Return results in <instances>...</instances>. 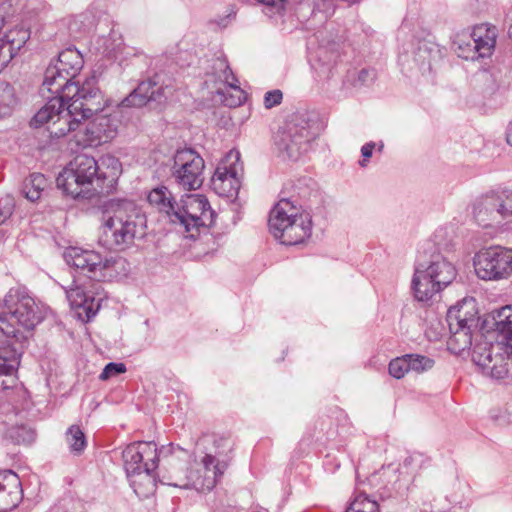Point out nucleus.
I'll return each instance as SVG.
<instances>
[{"label": "nucleus", "mask_w": 512, "mask_h": 512, "mask_svg": "<svg viewBox=\"0 0 512 512\" xmlns=\"http://www.w3.org/2000/svg\"><path fill=\"white\" fill-rule=\"evenodd\" d=\"M10 212H3L0 210V225L5 222V220L9 217Z\"/></svg>", "instance_id": "43"}, {"label": "nucleus", "mask_w": 512, "mask_h": 512, "mask_svg": "<svg viewBox=\"0 0 512 512\" xmlns=\"http://www.w3.org/2000/svg\"><path fill=\"white\" fill-rule=\"evenodd\" d=\"M40 320L34 299L19 289H10L3 300V310L0 312V323L5 325L2 327L5 330H15L17 334L16 324L30 330Z\"/></svg>", "instance_id": "9"}, {"label": "nucleus", "mask_w": 512, "mask_h": 512, "mask_svg": "<svg viewBox=\"0 0 512 512\" xmlns=\"http://www.w3.org/2000/svg\"><path fill=\"white\" fill-rule=\"evenodd\" d=\"M15 330L0 327V375H12L17 369V352L12 347Z\"/></svg>", "instance_id": "22"}, {"label": "nucleus", "mask_w": 512, "mask_h": 512, "mask_svg": "<svg viewBox=\"0 0 512 512\" xmlns=\"http://www.w3.org/2000/svg\"><path fill=\"white\" fill-rule=\"evenodd\" d=\"M146 219L137 205L128 200H111L105 205L98 238L107 249L123 250L144 234Z\"/></svg>", "instance_id": "3"}, {"label": "nucleus", "mask_w": 512, "mask_h": 512, "mask_svg": "<svg viewBox=\"0 0 512 512\" xmlns=\"http://www.w3.org/2000/svg\"><path fill=\"white\" fill-rule=\"evenodd\" d=\"M314 138L309 121L303 115H294L278 130L275 145L287 158L297 160Z\"/></svg>", "instance_id": "11"}, {"label": "nucleus", "mask_w": 512, "mask_h": 512, "mask_svg": "<svg viewBox=\"0 0 512 512\" xmlns=\"http://www.w3.org/2000/svg\"><path fill=\"white\" fill-rule=\"evenodd\" d=\"M235 158L238 160V158H239V153L238 152L235 154Z\"/></svg>", "instance_id": "49"}, {"label": "nucleus", "mask_w": 512, "mask_h": 512, "mask_svg": "<svg viewBox=\"0 0 512 512\" xmlns=\"http://www.w3.org/2000/svg\"><path fill=\"white\" fill-rule=\"evenodd\" d=\"M83 95L63 97L51 94L49 101L34 115L30 125L40 127L47 124L50 136L60 138L75 131L83 120L102 111L105 103L94 79L82 83Z\"/></svg>", "instance_id": "1"}, {"label": "nucleus", "mask_w": 512, "mask_h": 512, "mask_svg": "<svg viewBox=\"0 0 512 512\" xmlns=\"http://www.w3.org/2000/svg\"><path fill=\"white\" fill-rule=\"evenodd\" d=\"M124 468L128 477L142 475L152 480V472L158 466V451L154 442H135L122 453Z\"/></svg>", "instance_id": "16"}, {"label": "nucleus", "mask_w": 512, "mask_h": 512, "mask_svg": "<svg viewBox=\"0 0 512 512\" xmlns=\"http://www.w3.org/2000/svg\"><path fill=\"white\" fill-rule=\"evenodd\" d=\"M283 99V94L281 90L275 89L272 91L266 92L264 96V106L267 109H271L281 103Z\"/></svg>", "instance_id": "36"}, {"label": "nucleus", "mask_w": 512, "mask_h": 512, "mask_svg": "<svg viewBox=\"0 0 512 512\" xmlns=\"http://www.w3.org/2000/svg\"><path fill=\"white\" fill-rule=\"evenodd\" d=\"M203 465L206 473L211 474V476H207L208 483L207 488H212L215 486L217 482V478L221 477L227 467V464L224 462H219L216 460V458L212 455L207 454L203 460Z\"/></svg>", "instance_id": "31"}, {"label": "nucleus", "mask_w": 512, "mask_h": 512, "mask_svg": "<svg viewBox=\"0 0 512 512\" xmlns=\"http://www.w3.org/2000/svg\"><path fill=\"white\" fill-rule=\"evenodd\" d=\"M506 141L507 143L512 146V121L509 123L506 131Z\"/></svg>", "instance_id": "41"}, {"label": "nucleus", "mask_w": 512, "mask_h": 512, "mask_svg": "<svg viewBox=\"0 0 512 512\" xmlns=\"http://www.w3.org/2000/svg\"><path fill=\"white\" fill-rule=\"evenodd\" d=\"M346 2H348L349 4H354L356 2H358L359 0H345Z\"/></svg>", "instance_id": "48"}, {"label": "nucleus", "mask_w": 512, "mask_h": 512, "mask_svg": "<svg viewBox=\"0 0 512 512\" xmlns=\"http://www.w3.org/2000/svg\"><path fill=\"white\" fill-rule=\"evenodd\" d=\"M383 148H384V144H383V142H380V143H379V146H378V150H379V151H382V150H383Z\"/></svg>", "instance_id": "47"}, {"label": "nucleus", "mask_w": 512, "mask_h": 512, "mask_svg": "<svg viewBox=\"0 0 512 512\" xmlns=\"http://www.w3.org/2000/svg\"><path fill=\"white\" fill-rule=\"evenodd\" d=\"M465 36H458L457 39L453 42L454 49L460 57V52L469 53V49H473V37L471 35L464 39Z\"/></svg>", "instance_id": "37"}, {"label": "nucleus", "mask_w": 512, "mask_h": 512, "mask_svg": "<svg viewBox=\"0 0 512 512\" xmlns=\"http://www.w3.org/2000/svg\"><path fill=\"white\" fill-rule=\"evenodd\" d=\"M67 299L74 308H82L88 319L95 316L100 304L88 295L82 287L76 286L66 291Z\"/></svg>", "instance_id": "25"}, {"label": "nucleus", "mask_w": 512, "mask_h": 512, "mask_svg": "<svg viewBox=\"0 0 512 512\" xmlns=\"http://www.w3.org/2000/svg\"><path fill=\"white\" fill-rule=\"evenodd\" d=\"M66 442L74 455H81L87 446L86 436L78 425H72L68 428Z\"/></svg>", "instance_id": "30"}, {"label": "nucleus", "mask_w": 512, "mask_h": 512, "mask_svg": "<svg viewBox=\"0 0 512 512\" xmlns=\"http://www.w3.org/2000/svg\"><path fill=\"white\" fill-rule=\"evenodd\" d=\"M495 332L499 334L501 340L497 342L508 343L512 339V308L510 306L502 307L493 317Z\"/></svg>", "instance_id": "26"}, {"label": "nucleus", "mask_w": 512, "mask_h": 512, "mask_svg": "<svg viewBox=\"0 0 512 512\" xmlns=\"http://www.w3.org/2000/svg\"><path fill=\"white\" fill-rule=\"evenodd\" d=\"M169 484L173 485L175 487H180V488H188L190 485L189 481L173 482V483H169Z\"/></svg>", "instance_id": "42"}, {"label": "nucleus", "mask_w": 512, "mask_h": 512, "mask_svg": "<svg viewBox=\"0 0 512 512\" xmlns=\"http://www.w3.org/2000/svg\"><path fill=\"white\" fill-rule=\"evenodd\" d=\"M388 369H389V374L392 377H394L396 379L403 378L404 375L410 371L408 358L406 357V355H404L402 357H397V358L391 360L389 363Z\"/></svg>", "instance_id": "34"}, {"label": "nucleus", "mask_w": 512, "mask_h": 512, "mask_svg": "<svg viewBox=\"0 0 512 512\" xmlns=\"http://www.w3.org/2000/svg\"><path fill=\"white\" fill-rule=\"evenodd\" d=\"M46 177L41 173H32L27 177L22 185V194L31 202L40 199L42 192L47 187Z\"/></svg>", "instance_id": "27"}, {"label": "nucleus", "mask_w": 512, "mask_h": 512, "mask_svg": "<svg viewBox=\"0 0 512 512\" xmlns=\"http://www.w3.org/2000/svg\"><path fill=\"white\" fill-rule=\"evenodd\" d=\"M126 371V366L123 363H108L100 374L101 380H107L113 376L119 375Z\"/></svg>", "instance_id": "35"}, {"label": "nucleus", "mask_w": 512, "mask_h": 512, "mask_svg": "<svg viewBox=\"0 0 512 512\" xmlns=\"http://www.w3.org/2000/svg\"><path fill=\"white\" fill-rule=\"evenodd\" d=\"M476 301L473 298L463 299L447 312V323L450 337L447 341L448 349L454 354L469 349L472 345V330L477 327Z\"/></svg>", "instance_id": "8"}, {"label": "nucleus", "mask_w": 512, "mask_h": 512, "mask_svg": "<svg viewBox=\"0 0 512 512\" xmlns=\"http://www.w3.org/2000/svg\"><path fill=\"white\" fill-rule=\"evenodd\" d=\"M409 363V369L417 373L430 370L434 366V360L419 354H406Z\"/></svg>", "instance_id": "32"}, {"label": "nucleus", "mask_w": 512, "mask_h": 512, "mask_svg": "<svg viewBox=\"0 0 512 512\" xmlns=\"http://www.w3.org/2000/svg\"><path fill=\"white\" fill-rule=\"evenodd\" d=\"M83 68V57L75 48H67L59 53L55 63L50 64L44 74L41 94H63V97L83 95L82 85L75 77Z\"/></svg>", "instance_id": "5"}, {"label": "nucleus", "mask_w": 512, "mask_h": 512, "mask_svg": "<svg viewBox=\"0 0 512 512\" xmlns=\"http://www.w3.org/2000/svg\"><path fill=\"white\" fill-rule=\"evenodd\" d=\"M474 267L483 280L506 279L512 274V250L500 246L484 249L475 255Z\"/></svg>", "instance_id": "14"}, {"label": "nucleus", "mask_w": 512, "mask_h": 512, "mask_svg": "<svg viewBox=\"0 0 512 512\" xmlns=\"http://www.w3.org/2000/svg\"><path fill=\"white\" fill-rule=\"evenodd\" d=\"M473 37V49H469V53L460 52V57L466 60H475L478 58L489 57L496 44L497 31L494 26L482 24L473 29L471 34Z\"/></svg>", "instance_id": "19"}, {"label": "nucleus", "mask_w": 512, "mask_h": 512, "mask_svg": "<svg viewBox=\"0 0 512 512\" xmlns=\"http://www.w3.org/2000/svg\"><path fill=\"white\" fill-rule=\"evenodd\" d=\"M9 10L10 5H7L5 3L0 5V31L3 29V27L5 26L9 19Z\"/></svg>", "instance_id": "39"}, {"label": "nucleus", "mask_w": 512, "mask_h": 512, "mask_svg": "<svg viewBox=\"0 0 512 512\" xmlns=\"http://www.w3.org/2000/svg\"><path fill=\"white\" fill-rule=\"evenodd\" d=\"M508 35L512 39V17H510V23L508 26Z\"/></svg>", "instance_id": "45"}, {"label": "nucleus", "mask_w": 512, "mask_h": 512, "mask_svg": "<svg viewBox=\"0 0 512 512\" xmlns=\"http://www.w3.org/2000/svg\"><path fill=\"white\" fill-rule=\"evenodd\" d=\"M203 158L192 149L178 150L173 159L172 177L184 190H197L203 184Z\"/></svg>", "instance_id": "15"}, {"label": "nucleus", "mask_w": 512, "mask_h": 512, "mask_svg": "<svg viewBox=\"0 0 512 512\" xmlns=\"http://www.w3.org/2000/svg\"><path fill=\"white\" fill-rule=\"evenodd\" d=\"M490 73L488 71H482L479 73V78L483 81H487L490 78Z\"/></svg>", "instance_id": "44"}, {"label": "nucleus", "mask_w": 512, "mask_h": 512, "mask_svg": "<svg viewBox=\"0 0 512 512\" xmlns=\"http://www.w3.org/2000/svg\"><path fill=\"white\" fill-rule=\"evenodd\" d=\"M109 173L100 172V167L94 157L77 155L56 179L57 186L74 199H90L96 194H110L117 185L121 173L118 159L108 157Z\"/></svg>", "instance_id": "2"}, {"label": "nucleus", "mask_w": 512, "mask_h": 512, "mask_svg": "<svg viewBox=\"0 0 512 512\" xmlns=\"http://www.w3.org/2000/svg\"><path fill=\"white\" fill-rule=\"evenodd\" d=\"M241 102H242V99L240 97H238L237 101H232L230 103V105H239V104H241Z\"/></svg>", "instance_id": "46"}, {"label": "nucleus", "mask_w": 512, "mask_h": 512, "mask_svg": "<svg viewBox=\"0 0 512 512\" xmlns=\"http://www.w3.org/2000/svg\"><path fill=\"white\" fill-rule=\"evenodd\" d=\"M345 512H352V511H351V509L349 508V509H347Z\"/></svg>", "instance_id": "50"}, {"label": "nucleus", "mask_w": 512, "mask_h": 512, "mask_svg": "<svg viewBox=\"0 0 512 512\" xmlns=\"http://www.w3.org/2000/svg\"><path fill=\"white\" fill-rule=\"evenodd\" d=\"M171 89L161 82V77H153L141 81L138 86L122 101L124 107H143L150 102H164Z\"/></svg>", "instance_id": "17"}, {"label": "nucleus", "mask_w": 512, "mask_h": 512, "mask_svg": "<svg viewBox=\"0 0 512 512\" xmlns=\"http://www.w3.org/2000/svg\"><path fill=\"white\" fill-rule=\"evenodd\" d=\"M176 208L179 219H174L173 224L182 227L191 238L198 235L201 227L214 224L215 213L204 195L184 194Z\"/></svg>", "instance_id": "10"}, {"label": "nucleus", "mask_w": 512, "mask_h": 512, "mask_svg": "<svg viewBox=\"0 0 512 512\" xmlns=\"http://www.w3.org/2000/svg\"><path fill=\"white\" fill-rule=\"evenodd\" d=\"M454 265L439 254L428 262L418 261L412 279V289L418 301H427L450 285L456 277Z\"/></svg>", "instance_id": "7"}, {"label": "nucleus", "mask_w": 512, "mask_h": 512, "mask_svg": "<svg viewBox=\"0 0 512 512\" xmlns=\"http://www.w3.org/2000/svg\"><path fill=\"white\" fill-rule=\"evenodd\" d=\"M270 232L284 245H297L310 237L311 216L289 199H281L271 210L268 220Z\"/></svg>", "instance_id": "4"}, {"label": "nucleus", "mask_w": 512, "mask_h": 512, "mask_svg": "<svg viewBox=\"0 0 512 512\" xmlns=\"http://www.w3.org/2000/svg\"><path fill=\"white\" fill-rule=\"evenodd\" d=\"M374 79V73L373 71L371 70H368V69H362L361 71H359L358 73V82H360L361 84H367L369 82H371L372 80Z\"/></svg>", "instance_id": "40"}, {"label": "nucleus", "mask_w": 512, "mask_h": 512, "mask_svg": "<svg viewBox=\"0 0 512 512\" xmlns=\"http://www.w3.org/2000/svg\"><path fill=\"white\" fill-rule=\"evenodd\" d=\"M472 359L486 376L503 379L512 363V339L508 343H478L473 349Z\"/></svg>", "instance_id": "12"}, {"label": "nucleus", "mask_w": 512, "mask_h": 512, "mask_svg": "<svg viewBox=\"0 0 512 512\" xmlns=\"http://www.w3.org/2000/svg\"><path fill=\"white\" fill-rule=\"evenodd\" d=\"M17 103L14 88L5 82L0 83V119L12 114Z\"/></svg>", "instance_id": "29"}, {"label": "nucleus", "mask_w": 512, "mask_h": 512, "mask_svg": "<svg viewBox=\"0 0 512 512\" xmlns=\"http://www.w3.org/2000/svg\"><path fill=\"white\" fill-rule=\"evenodd\" d=\"M350 509L352 512H378V503L365 494H359L351 503Z\"/></svg>", "instance_id": "33"}, {"label": "nucleus", "mask_w": 512, "mask_h": 512, "mask_svg": "<svg viewBox=\"0 0 512 512\" xmlns=\"http://www.w3.org/2000/svg\"><path fill=\"white\" fill-rule=\"evenodd\" d=\"M376 144L374 142H368L364 144L361 148V154L363 156V160L359 162L362 167L366 166V160L372 156L373 150Z\"/></svg>", "instance_id": "38"}, {"label": "nucleus", "mask_w": 512, "mask_h": 512, "mask_svg": "<svg viewBox=\"0 0 512 512\" xmlns=\"http://www.w3.org/2000/svg\"><path fill=\"white\" fill-rule=\"evenodd\" d=\"M64 258L68 265L85 271L89 278L97 281L121 279L130 272L128 261L120 255L103 257L94 250L70 247Z\"/></svg>", "instance_id": "6"}, {"label": "nucleus", "mask_w": 512, "mask_h": 512, "mask_svg": "<svg viewBox=\"0 0 512 512\" xmlns=\"http://www.w3.org/2000/svg\"><path fill=\"white\" fill-rule=\"evenodd\" d=\"M117 119L110 115H98L85 128L83 138L77 139L82 146H97L113 139L117 133Z\"/></svg>", "instance_id": "18"}, {"label": "nucleus", "mask_w": 512, "mask_h": 512, "mask_svg": "<svg viewBox=\"0 0 512 512\" xmlns=\"http://www.w3.org/2000/svg\"><path fill=\"white\" fill-rule=\"evenodd\" d=\"M148 202L159 213L165 215L169 222L173 224L176 217L179 201H176L172 192L165 186H160L151 190L148 194Z\"/></svg>", "instance_id": "23"}, {"label": "nucleus", "mask_w": 512, "mask_h": 512, "mask_svg": "<svg viewBox=\"0 0 512 512\" xmlns=\"http://www.w3.org/2000/svg\"><path fill=\"white\" fill-rule=\"evenodd\" d=\"M212 73L220 82L226 84L228 87L234 90H237L240 92V94H243V91L238 85V79L233 74L225 57H218L214 61L212 65Z\"/></svg>", "instance_id": "28"}, {"label": "nucleus", "mask_w": 512, "mask_h": 512, "mask_svg": "<svg viewBox=\"0 0 512 512\" xmlns=\"http://www.w3.org/2000/svg\"><path fill=\"white\" fill-rule=\"evenodd\" d=\"M4 480L0 482V512H6L15 508L21 500V483L18 476L9 471Z\"/></svg>", "instance_id": "24"}, {"label": "nucleus", "mask_w": 512, "mask_h": 512, "mask_svg": "<svg viewBox=\"0 0 512 512\" xmlns=\"http://www.w3.org/2000/svg\"><path fill=\"white\" fill-rule=\"evenodd\" d=\"M213 190L221 197H235L240 188L236 169L220 164L211 178Z\"/></svg>", "instance_id": "21"}, {"label": "nucleus", "mask_w": 512, "mask_h": 512, "mask_svg": "<svg viewBox=\"0 0 512 512\" xmlns=\"http://www.w3.org/2000/svg\"><path fill=\"white\" fill-rule=\"evenodd\" d=\"M472 214L483 227L512 217V191H491L481 195L472 203Z\"/></svg>", "instance_id": "13"}, {"label": "nucleus", "mask_w": 512, "mask_h": 512, "mask_svg": "<svg viewBox=\"0 0 512 512\" xmlns=\"http://www.w3.org/2000/svg\"><path fill=\"white\" fill-rule=\"evenodd\" d=\"M30 39V30L15 26L0 37V72L10 63Z\"/></svg>", "instance_id": "20"}]
</instances>
